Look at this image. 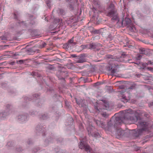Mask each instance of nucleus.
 I'll return each instance as SVG.
<instances>
[{
    "label": "nucleus",
    "instance_id": "nucleus-26",
    "mask_svg": "<svg viewBox=\"0 0 153 153\" xmlns=\"http://www.w3.org/2000/svg\"><path fill=\"white\" fill-rule=\"evenodd\" d=\"M146 69L152 72H153V68L151 67H147Z\"/></svg>",
    "mask_w": 153,
    "mask_h": 153
},
{
    "label": "nucleus",
    "instance_id": "nucleus-7",
    "mask_svg": "<svg viewBox=\"0 0 153 153\" xmlns=\"http://www.w3.org/2000/svg\"><path fill=\"white\" fill-rule=\"evenodd\" d=\"M118 22L119 23H121L122 26L124 27L126 25H129L131 23V20L128 18H126L124 20L122 19L121 21L119 20Z\"/></svg>",
    "mask_w": 153,
    "mask_h": 153
},
{
    "label": "nucleus",
    "instance_id": "nucleus-25",
    "mask_svg": "<svg viewBox=\"0 0 153 153\" xmlns=\"http://www.w3.org/2000/svg\"><path fill=\"white\" fill-rule=\"evenodd\" d=\"M58 11V12L60 14H62L64 13V11L62 9H59Z\"/></svg>",
    "mask_w": 153,
    "mask_h": 153
},
{
    "label": "nucleus",
    "instance_id": "nucleus-31",
    "mask_svg": "<svg viewBox=\"0 0 153 153\" xmlns=\"http://www.w3.org/2000/svg\"><path fill=\"white\" fill-rule=\"evenodd\" d=\"M68 46H69V48H72V47L74 46V45H72V43H68Z\"/></svg>",
    "mask_w": 153,
    "mask_h": 153
},
{
    "label": "nucleus",
    "instance_id": "nucleus-16",
    "mask_svg": "<svg viewBox=\"0 0 153 153\" xmlns=\"http://www.w3.org/2000/svg\"><path fill=\"white\" fill-rule=\"evenodd\" d=\"M139 52L140 53L143 54H147L146 51L144 48H141L139 49Z\"/></svg>",
    "mask_w": 153,
    "mask_h": 153
},
{
    "label": "nucleus",
    "instance_id": "nucleus-29",
    "mask_svg": "<svg viewBox=\"0 0 153 153\" xmlns=\"http://www.w3.org/2000/svg\"><path fill=\"white\" fill-rule=\"evenodd\" d=\"M101 83L100 82H98L96 83H95L94 84V86H98L99 85H100L101 84Z\"/></svg>",
    "mask_w": 153,
    "mask_h": 153
},
{
    "label": "nucleus",
    "instance_id": "nucleus-5",
    "mask_svg": "<svg viewBox=\"0 0 153 153\" xmlns=\"http://www.w3.org/2000/svg\"><path fill=\"white\" fill-rule=\"evenodd\" d=\"M112 59L109 60L111 61L110 62V65H111V69H112L113 68H115L118 65L117 63H116V61H119V59L115 57L111 58Z\"/></svg>",
    "mask_w": 153,
    "mask_h": 153
},
{
    "label": "nucleus",
    "instance_id": "nucleus-3",
    "mask_svg": "<svg viewBox=\"0 0 153 153\" xmlns=\"http://www.w3.org/2000/svg\"><path fill=\"white\" fill-rule=\"evenodd\" d=\"M79 146L81 149H85V151L87 152H90L91 148L88 144L85 143L83 141H81L80 142Z\"/></svg>",
    "mask_w": 153,
    "mask_h": 153
},
{
    "label": "nucleus",
    "instance_id": "nucleus-21",
    "mask_svg": "<svg viewBox=\"0 0 153 153\" xmlns=\"http://www.w3.org/2000/svg\"><path fill=\"white\" fill-rule=\"evenodd\" d=\"M63 48L66 49H68L69 48L68 44L67 43L63 45Z\"/></svg>",
    "mask_w": 153,
    "mask_h": 153
},
{
    "label": "nucleus",
    "instance_id": "nucleus-36",
    "mask_svg": "<svg viewBox=\"0 0 153 153\" xmlns=\"http://www.w3.org/2000/svg\"><path fill=\"white\" fill-rule=\"evenodd\" d=\"M46 44L45 42H43L42 43V47H44L46 45Z\"/></svg>",
    "mask_w": 153,
    "mask_h": 153
},
{
    "label": "nucleus",
    "instance_id": "nucleus-38",
    "mask_svg": "<svg viewBox=\"0 0 153 153\" xmlns=\"http://www.w3.org/2000/svg\"><path fill=\"white\" fill-rule=\"evenodd\" d=\"M71 56L73 57H76V56L75 54H72L71 55Z\"/></svg>",
    "mask_w": 153,
    "mask_h": 153
},
{
    "label": "nucleus",
    "instance_id": "nucleus-2",
    "mask_svg": "<svg viewBox=\"0 0 153 153\" xmlns=\"http://www.w3.org/2000/svg\"><path fill=\"white\" fill-rule=\"evenodd\" d=\"M108 9L109 11L108 13L107 16L113 17L111 19L112 20H118V18L117 14L115 11L114 4H111L108 7Z\"/></svg>",
    "mask_w": 153,
    "mask_h": 153
},
{
    "label": "nucleus",
    "instance_id": "nucleus-44",
    "mask_svg": "<svg viewBox=\"0 0 153 153\" xmlns=\"http://www.w3.org/2000/svg\"><path fill=\"white\" fill-rule=\"evenodd\" d=\"M135 102H133V103H135Z\"/></svg>",
    "mask_w": 153,
    "mask_h": 153
},
{
    "label": "nucleus",
    "instance_id": "nucleus-19",
    "mask_svg": "<svg viewBox=\"0 0 153 153\" xmlns=\"http://www.w3.org/2000/svg\"><path fill=\"white\" fill-rule=\"evenodd\" d=\"M136 85L135 84H133L127 90V91H128L129 90H132L135 88Z\"/></svg>",
    "mask_w": 153,
    "mask_h": 153
},
{
    "label": "nucleus",
    "instance_id": "nucleus-6",
    "mask_svg": "<svg viewBox=\"0 0 153 153\" xmlns=\"http://www.w3.org/2000/svg\"><path fill=\"white\" fill-rule=\"evenodd\" d=\"M121 97L120 99L121 101L124 103L127 102L131 98L129 94L128 93L121 95Z\"/></svg>",
    "mask_w": 153,
    "mask_h": 153
},
{
    "label": "nucleus",
    "instance_id": "nucleus-37",
    "mask_svg": "<svg viewBox=\"0 0 153 153\" xmlns=\"http://www.w3.org/2000/svg\"><path fill=\"white\" fill-rule=\"evenodd\" d=\"M11 143V142H8L7 143V145L9 146H11L10 145Z\"/></svg>",
    "mask_w": 153,
    "mask_h": 153
},
{
    "label": "nucleus",
    "instance_id": "nucleus-32",
    "mask_svg": "<svg viewBox=\"0 0 153 153\" xmlns=\"http://www.w3.org/2000/svg\"><path fill=\"white\" fill-rule=\"evenodd\" d=\"M127 56V55H126V54L125 53H122L121 54V57L122 58H124V56Z\"/></svg>",
    "mask_w": 153,
    "mask_h": 153
},
{
    "label": "nucleus",
    "instance_id": "nucleus-23",
    "mask_svg": "<svg viewBox=\"0 0 153 153\" xmlns=\"http://www.w3.org/2000/svg\"><path fill=\"white\" fill-rule=\"evenodd\" d=\"M141 65L142 66L141 68L143 69L144 68H145L148 65L147 63H142Z\"/></svg>",
    "mask_w": 153,
    "mask_h": 153
},
{
    "label": "nucleus",
    "instance_id": "nucleus-8",
    "mask_svg": "<svg viewBox=\"0 0 153 153\" xmlns=\"http://www.w3.org/2000/svg\"><path fill=\"white\" fill-rule=\"evenodd\" d=\"M101 46V45L98 43H92L88 45L87 48L91 49H95L99 46Z\"/></svg>",
    "mask_w": 153,
    "mask_h": 153
},
{
    "label": "nucleus",
    "instance_id": "nucleus-17",
    "mask_svg": "<svg viewBox=\"0 0 153 153\" xmlns=\"http://www.w3.org/2000/svg\"><path fill=\"white\" fill-rule=\"evenodd\" d=\"M48 117V116L47 114H41L40 116V118L41 119L44 120L47 119Z\"/></svg>",
    "mask_w": 153,
    "mask_h": 153
},
{
    "label": "nucleus",
    "instance_id": "nucleus-1",
    "mask_svg": "<svg viewBox=\"0 0 153 153\" xmlns=\"http://www.w3.org/2000/svg\"><path fill=\"white\" fill-rule=\"evenodd\" d=\"M121 116L117 117L116 118L114 122L110 121L108 123L107 125L108 129L109 131L112 130L113 128L114 130L117 128L119 124L123 123H128L127 121H131V123H134L136 121H137V124L138 126L142 128L137 130L138 134L136 136L137 137L141 135L147 128L151 127V125L148 122H146L142 120H138L137 117L135 116L134 112L131 109H128L123 111Z\"/></svg>",
    "mask_w": 153,
    "mask_h": 153
},
{
    "label": "nucleus",
    "instance_id": "nucleus-35",
    "mask_svg": "<svg viewBox=\"0 0 153 153\" xmlns=\"http://www.w3.org/2000/svg\"><path fill=\"white\" fill-rule=\"evenodd\" d=\"M131 59H128V61H127V62H129V63H132V62H131Z\"/></svg>",
    "mask_w": 153,
    "mask_h": 153
},
{
    "label": "nucleus",
    "instance_id": "nucleus-27",
    "mask_svg": "<svg viewBox=\"0 0 153 153\" xmlns=\"http://www.w3.org/2000/svg\"><path fill=\"white\" fill-rule=\"evenodd\" d=\"M153 63V61H152L150 60H149L147 62V65H149V64L152 65Z\"/></svg>",
    "mask_w": 153,
    "mask_h": 153
},
{
    "label": "nucleus",
    "instance_id": "nucleus-4",
    "mask_svg": "<svg viewBox=\"0 0 153 153\" xmlns=\"http://www.w3.org/2000/svg\"><path fill=\"white\" fill-rule=\"evenodd\" d=\"M61 69L59 70L57 73V76L59 79H64V77H65V74L67 73H65V68L64 67L61 68Z\"/></svg>",
    "mask_w": 153,
    "mask_h": 153
},
{
    "label": "nucleus",
    "instance_id": "nucleus-22",
    "mask_svg": "<svg viewBox=\"0 0 153 153\" xmlns=\"http://www.w3.org/2000/svg\"><path fill=\"white\" fill-rule=\"evenodd\" d=\"M87 46H88V45H82L80 47V48H81V49L82 50L85 48H87Z\"/></svg>",
    "mask_w": 153,
    "mask_h": 153
},
{
    "label": "nucleus",
    "instance_id": "nucleus-40",
    "mask_svg": "<svg viewBox=\"0 0 153 153\" xmlns=\"http://www.w3.org/2000/svg\"><path fill=\"white\" fill-rule=\"evenodd\" d=\"M111 72L113 73H114L115 72V70L114 69H113L111 70Z\"/></svg>",
    "mask_w": 153,
    "mask_h": 153
},
{
    "label": "nucleus",
    "instance_id": "nucleus-20",
    "mask_svg": "<svg viewBox=\"0 0 153 153\" xmlns=\"http://www.w3.org/2000/svg\"><path fill=\"white\" fill-rule=\"evenodd\" d=\"M73 37L71 39L69 40L68 42V43H72L73 45H75L76 44V43L75 42H74L73 40Z\"/></svg>",
    "mask_w": 153,
    "mask_h": 153
},
{
    "label": "nucleus",
    "instance_id": "nucleus-18",
    "mask_svg": "<svg viewBox=\"0 0 153 153\" xmlns=\"http://www.w3.org/2000/svg\"><path fill=\"white\" fill-rule=\"evenodd\" d=\"M130 130H127L124 131L123 136L128 137L130 134Z\"/></svg>",
    "mask_w": 153,
    "mask_h": 153
},
{
    "label": "nucleus",
    "instance_id": "nucleus-9",
    "mask_svg": "<svg viewBox=\"0 0 153 153\" xmlns=\"http://www.w3.org/2000/svg\"><path fill=\"white\" fill-rule=\"evenodd\" d=\"M27 116L25 115H19L18 116V118L19 120L21 122H23L27 119Z\"/></svg>",
    "mask_w": 153,
    "mask_h": 153
},
{
    "label": "nucleus",
    "instance_id": "nucleus-28",
    "mask_svg": "<svg viewBox=\"0 0 153 153\" xmlns=\"http://www.w3.org/2000/svg\"><path fill=\"white\" fill-rule=\"evenodd\" d=\"M17 63H19L20 64H22L23 63V62H24V61L22 60H20L19 61H17Z\"/></svg>",
    "mask_w": 153,
    "mask_h": 153
},
{
    "label": "nucleus",
    "instance_id": "nucleus-15",
    "mask_svg": "<svg viewBox=\"0 0 153 153\" xmlns=\"http://www.w3.org/2000/svg\"><path fill=\"white\" fill-rule=\"evenodd\" d=\"M95 122L97 126L102 128L104 127V124L102 122L98 120H96Z\"/></svg>",
    "mask_w": 153,
    "mask_h": 153
},
{
    "label": "nucleus",
    "instance_id": "nucleus-41",
    "mask_svg": "<svg viewBox=\"0 0 153 153\" xmlns=\"http://www.w3.org/2000/svg\"><path fill=\"white\" fill-rule=\"evenodd\" d=\"M149 106H151L153 105V102H152L151 103H150V105H149Z\"/></svg>",
    "mask_w": 153,
    "mask_h": 153
},
{
    "label": "nucleus",
    "instance_id": "nucleus-24",
    "mask_svg": "<svg viewBox=\"0 0 153 153\" xmlns=\"http://www.w3.org/2000/svg\"><path fill=\"white\" fill-rule=\"evenodd\" d=\"M101 115L104 117H108V114L105 112H104L101 113Z\"/></svg>",
    "mask_w": 153,
    "mask_h": 153
},
{
    "label": "nucleus",
    "instance_id": "nucleus-10",
    "mask_svg": "<svg viewBox=\"0 0 153 153\" xmlns=\"http://www.w3.org/2000/svg\"><path fill=\"white\" fill-rule=\"evenodd\" d=\"M36 129L37 132L42 133H43V131L44 130V128H42V126L40 124H39L36 126Z\"/></svg>",
    "mask_w": 153,
    "mask_h": 153
},
{
    "label": "nucleus",
    "instance_id": "nucleus-11",
    "mask_svg": "<svg viewBox=\"0 0 153 153\" xmlns=\"http://www.w3.org/2000/svg\"><path fill=\"white\" fill-rule=\"evenodd\" d=\"M86 60L85 57L81 55L79 56L77 62V63H83Z\"/></svg>",
    "mask_w": 153,
    "mask_h": 153
},
{
    "label": "nucleus",
    "instance_id": "nucleus-13",
    "mask_svg": "<svg viewBox=\"0 0 153 153\" xmlns=\"http://www.w3.org/2000/svg\"><path fill=\"white\" fill-rule=\"evenodd\" d=\"M9 111L8 110H7L6 112H4L0 114V117H5L9 114Z\"/></svg>",
    "mask_w": 153,
    "mask_h": 153
},
{
    "label": "nucleus",
    "instance_id": "nucleus-14",
    "mask_svg": "<svg viewBox=\"0 0 153 153\" xmlns=\"http://www.w3.org/2000/svg\"><path fill=\"white\" fill-rule=\"evenodd\" d=\"M103 105L104 107V108L106 110H108L109 109V105L108 102L106 101H103Z\"/></svg>",
    "mask_w": 153,
    "mask_h": 153
},
{
    "label": "nucleus",
    "instance_id": "nucleus-39",
    "mask_svg": "<svg viewBox=\"0 0 153 153\" xmlns=\"http://www.w3.org/2000/svg\"><path fill=\"white\" fill-rule=\"evenodd\" d=\"M50 2L49 1H47V4L48 6H50V4H49Z\"/></svg>",
    "mask_w": 153,
    "mask_h": 153
},
{
    "label": "nucleus",
    "instance_id": "nucleus-30",
    "mask_svg": "<svg viewBox=\"0 0 153 153\" xmlns=\"http://www.w3.org/2000/svg\"><path fill=\"white\" fill-rule=\"evenodd\" d=\"M37 112L36 111H33L32 112H31V115L33 116H34L35 115H36V114H37Z\"/></svg>",
    "mask_w": 153,
    "mask_h": 153
},
{
    "label": "nucleus",
    "instance_id": "nucleus-34",
    "mask_svg": "<svg viewBox=\"0 0 153 153\" xmlns=\"http://www.w3.org/2000/svg\"><path fill=\"white\" fill-rule=\"evenodd\" d=\"M142 57V56H141L140 55H138L137 56V59H141V57Z\"/></svg>",
    "mask_w": 153,
    "mask_h": 153
},
{
    "label": "nucleus",
    "instance_id": "nucleus-42",
    "mask_svg": "<svg viewBox=\"0 0 153 153\" xmlns=\"http://www.w3.org/2000/svg\"><path fill=\"white\" fill-rule=\"evenodd\" d=\"M96 109H97L98 111H100L99 110V109H98L97 108V107H96Z\"/></svg>",
    "mask_w": 153,
    "mask_h": 153
},
{
    "label": "nucleus",
    "instance_id": "nucleus-43",
    "mask_svg": "<svg viewBox=\"0 0 153 153\" xmlns=\"http://www.w3.org/2000/svg\"><path fill=\"white\" fill-rule=\"evenodd\" d=\"M58 20H57V22H56V23H57V22H58Z\"/></svg>",
    "mask_w": 153,
    "mask_h": 153
},
{
    "label": "nucleus",
    "instance_id": "nucleus-12",
    "mask_svg": "<svg viewBox=\"0 0 153 153\" xmlns=\"http://www.w3.org/2000/svg\"><path fill=\"white\" fill-rule=\"evenodd\" d=\"M117 134L119 136L121 137L123 136L124 131L121 128H119L117 130Z\"/></svg>",
    "mask_w": 153,
    "mask_h": 153
},
{
    "label": "nucleus",
    "instance_id": "nucleus-33",
    "mask_svg": "<svg viewBox=\"0 0 153 153\" xmlns=\"http://www.w3.org/2000/svg\"><path fill=\"white\" fill-rule=\"evenodd\" d=\"M100 53L102 55H103L104 53V52L103 51H100Z\"/></svg>",
    "mask_w": 153,
    "mask_h": 153
}]
</instances>
